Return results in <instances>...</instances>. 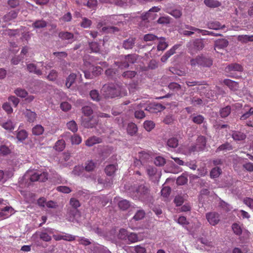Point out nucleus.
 I'll return each instance as SVG.
<instances>
[{
	"label": "nucleus",
	"instance_id": "f257e3e1",
	"mask_svg": "<svg viewBox=\"0 0 253 253\" xmlns=\"http://www.w3.org/2000/svg\"><path fill=\"white\" fill-rule=\"evenodd\" d=\"M47 178L48 175L46 172L42 173L37 169H29L24 175L19 179V182L21 184H24L25 186H28L33 182L39 180L44 181Z\"/></svg>",
	"mask_w": 253,
	"mask_h": 253
},
{
	"label": "nucleus",
	"instance_id": "f03ea898",
	"mask_svg": "<svg viewBox=\"0 0 253 253\" xmlns=\"http://www.w3.org/2000/svg\"><path fill=\"white\" fill-rule=\"evenodd\" d=\"M206 143V141L205 137L200 136L198 137L197 139V142L195 145H192L189 147H184L183 148V151L185 153H190L191 152L202 151L205 147Z\"/></svg>",
	"mask_w": 253,
	"mask_h": 253
},
{
	"label": "nucleus",
	"instance_id": "7ed1b4c3",
	"mask_svg": "<svg viewBox=\"0 0 253 253\" xmlns=\"http://www.w3.org/2000/svg\"><path fill=\"white\" fill-rule=\"evenodd\" d=\"M84 66L86 67L87 69L84 68L82 71L86 79H91L93 78V76L100 74L102 72V69L99 66L94 67L87 62H84Z\"/></svg>",
	"mask_w": 253,
	"mask_h": 253
},
{
	"label": "nucleus",
	"instance_id": "20e7f679",
	"mask_svg": "<svg viewBox=\"0 0 253 253\" xmlns=\"http://www.w3.org/2000/svg\"><path fill=\"white\" fill-rule=\"evenodd\" d=\"M134 109L144 108L145 110L151 113H156L164 109V107L160 104H150L148 106H145L144 103H135L133 105Z\"/></svg>",
	"mask_w": 253,
	"mask_h": 253
},
{
	"label": "nucleus",
	"instance_id": "39448f33",
	"mask_svg": "<svg viewBox=\"0 0 253 253\" xmlns=\"http://www.w3.org/2000/svg\"><path fill=\"white\" fill-rule=\"evenodd\" d=\"M117 85L113 84H105L101 89V93L105 97H115L118 96Z\"/></svg>",
	"mask_w": 253,
	"mask_h": 253
},
{
	"label": "nucleus",
	"instance_id": "423d86ee",
	"mask_svg": "<svg viewBox=\"0 0 253 253\" xmlns=\"http://www.w3.org/2000/svg\"><path fill=\"white\" fill-rule=\"evenodd\" d=\"M212 64V60L209 58L204 56H199L196 59L191 60V64L192 66H196L197 65L205 67H209Z\"/></svg>",
	"mask_w": 253,
	"mask_h": 253
},
{
	"label": "nucleus",
	"instance_id": "0eeeda50",
	"mask_svg": "<svg viewBox=\"0 0 253 253\" xmlns=\"http://www.w3.org/2000/svg\"><path fill=\"white\" fill-rule=\"evenodd\" d=\"M147 173L150 179L154 182H158L161 177V172L158 171L156 168L153 166H148L146 168Z\"/></svg>",
	"mask_w": 253,
	"mask_h": 253
},
{
	"label": "nucleus",
	"instance_id": "6e6552de",
	"mask_svg": "<svg viewBox=\"0 0 253 253\" xmlns=\"http://www.w3.org/2000/svg\"><path fill=\"white\" fill-rule=\"evenodd\" d=\"M137 58V55L136 54L127 55L123 57L121 63L119 65L117 64L116 66L122 69L127 68L129 66V63H134L136 61Z\"/></svg>",
	"mask_w": 253,
	"mask_h": 253
},
{
	"label": "nucleus",
	"instance_id": "1a4fd4ad",
	"mask_svg": "<svg viewBox=\"0 0 253 253\" xmlns=\"http://www.w3.org/2000/svg\"><path fill=\"white\" fill-rule=\"evenodd\" d=\"M206 216L209 223L212 226L217 224L220 221V215L215 212H208Z\"/></svg>",
	"mask_w": 253,
	"mask_h": 253
},
{
	"label": "nucleus",
	"instance_id": "9d476101",
	"mask_svg": "<svg viewBox=\"0 0 253 253\" xmlns=\"http://www.w3.org/2000/svg\"><path fill=\"white\" fill-rule=\"evenodd\" d=\"M135 193L136 194L135 195H132L133 199H142L148 193V189L145 186L140 185L136 189Z\"/></svg>",
	"mask_w": 253,
	"mask_h": 253
},
{
	"label": "nucleus",
	"instance_id": "9b49d317",
	"mask_svg": "<svg viewBox=\"0 0 253 253\" xmlns=\"http://www.w3.org/2000/svg\"><path fill=\"white\" fill-rule=\"evenodd\" d=\"M54 231V230L52 228H46L40 233V238L43 241L48 242L51 239L49 235L53 234Z\"/></svg>",
	"mask_w": 253,
	"mask_h": 253
},
{
	"label": "nucleus",
	"instance_id": "f8f14e48",
	"mask_svg": "<svg viewBox=\"0 0 253 253\" xmlns=\"http://www.w3.org/2000/svg\"><path fill=\"white\" fill-rule=\"evenodd\" d=\"M122 15H113L111 16L106 17V19L104 22H99L97 25V28L99 29L101 28L103 25H106L108 23V22L112 24H116L117 22L114 21L113 20H120V17H122Z\"/></svg>",
	"mask_w": 253,
	"mask_h": 253
},
{
	"label": "nucleus",
	"instance_id": "ddd939ff",
	"mask_svg": "<svg viewBox=\"0 0 253 253\" xmlns=\"http://www.w3.org/2000/svg\"><path fill=\"white\" fill-rule=\"evenodd\" d=\"M161 8L159 6H154L149 10L144 15L142 16V19L144 20L150 19H154L155 18V14H153L154 12H157L160 10Z\"/></svg>",
	"mask_w": 253,
	"mask_h": 253
},
{
	"label": "nucleus",
	"instance_id": "4468645a",
	"mask_svg": "<svg viewBox=\"0 0 253 253\" xmlns=\"http://www.w3.org/2000/svg\"><path fill=\"white\" fill-rule=\"evenodd\" d=\"M13 209L9 206H6L0 211V220L8 217L14 213Z\"/></svg>",
	"mask_w": 253,
	"mask_h": 253
},
{
	"label": "nucleus",
	"instance_id": "2eb2a0df",
	"mask_svg": "<svg viewBox=\"0 0 253 253\" xmlns=\"http://www.w3.org/2000/svg\"><path fill=\"white\" fill-rule=\"evenodd\" d=\"M186 28L188 29H190L191 30L195 31L197 32V33L200 34L201 33L203 35H211L213 36H220L221 34L218 33H215L212 32H210L207 30H201L194 27L190 26L188 25L186 26Z\"/></svg>",
	"mask_w": 253,
	"mask_h": 253
},
{
	"label": "nucleus",
	"instance_id": "dca6fc26",
	"mask_svg": "<svg viewBox=\"0 0 253 253\" xmlns=\"http://www.w3.org/2000/svg\"><path fill=\"white\" fill-rule=\"evenodd\" d=\"M139 158L140 160H135L134 162V164L136 166H138L145 160H147L150 158V155L146 152H141L139 153Z\"/></svg>",
	"mask_w": 253,
	"mask_h": 253
},
{
	"label": "nucleus",
	"instance_id": "f3484780",
	"mask_svg": "<svg viewBox=\"0 0 253 253\" xmlns=\"http://www.w3.org/2000/svg\"><path fill=\"white\" fill-rule=\"evenodd\" d=\"M101 142L102 139L96 136H92L88 138L85 141V144L86 146L91 147L96 144L100 143Z\"/></svg>",
	"mask_w": 253,
	"mask_h": 253
},
{
	"label": "nucleus",
	"instance_id": "a211bd4d",
	"mask_svg": "<svg viewBox=\"0 0 253 253\" xmlns=\"http://www.w3.org/2000/svg\"><path fill=\"white\" fill-rule=\"evenodd\" d=\"M178 47V45H174L171 48L168 50L161 58V61L166 62L168 58L173 55L175 51V50Z\"/></svg>",
	"mask_w": 253,
	"mask_h": 253
},
{
	"label": "nucleus",
	"instance_id": "6ab92c4d",
	"mask_svg": "<svg viewBox=\"0 0 253 253\" xmlns=\"http://www.w3.org/2000/svg\"><path fill=\"white\" fill-rule=\"evenodd\" d=\"M118 169V166L115 164H111L106 167L105 172L108 176H112Z\"/></svg>",
	"mask_w": 253,
	"mask_h": 253
},
{
	"label": "nucleus",
	"instance_id": "aec40b11",
	"mask_svg": "<svg viewBox=\"0 0 253 253\" xmlns=\"http://www.w3.org/2000/svg\"><path fill=\"white\" fill-rule=\"evenodd\" d=\"M157 40L159 41L157 45V50L159 51H164L168 46V43L166 42L165 38L163 37L158 38Z\"/></svg>",
	"mask_w": 253,
	"mask_h": 253
},
{
	"label": "nucleus",
	"instance_id": "412c9836",
	"mask_svg": "<svg viewBox=\"0 0 253 253\" xmlns=\"http://www.w3.org/2000/svg\"><path fill=\"white\" fill-rule=\"evenodd\" d=\"M223 83L232 90H236L239 87L238 84L237 82L229 79H225L223 81Z\"/></svg>",
	"mask_w": 253,
	"mask_h": 253
},
{
	"label": "nucleus",
	"instance_id": "4be33fe9",
	"mask_svg": "<svg viewBox=\"0 0 253 253\" xmlns=\"http://www.w3.org/2000/svg\"><path fill=\"white\" fill-rule=\"evenodd\" d=\"M228 42L226 40L220 39L216 40L215 42L214 46L215 49H221L226 47L228 45Z\"/></svg>",
	"mask_w": 253,
	"mask_h": 253
},
{
	"label": "nucleus",
	"instance_id": "5701e85b",
	"mask_svg": "<svg viewBox=\"0 0 253 253\" xmlns=\"http://www.w3.org/2000/svg\"><path fill=\"white\" fill-rule=\"evenodd\" d=\"M205 4L211 8H216L221 5V2L216 0H205Z\"/></svg>",
	"mask_w": 253,
	"mask_h": 253
},
{
	"label": "nucleus",
	"instance_id": "b1692460",
	"mask_svg": "<svg viewBox=\"0 0 253 253\" xmlns=\"http://www.w3.org/2000/svg\"><path fill=\"white\" fill-rule=\"evenodd\" d=\"M207 25L208 28L215 30L223 29L225 27L224 25H221L220 23L217 21L210 22L208 23Z\"/></svg>",
	"mask_w": 253,
	"mask_h": 253
},
{
	"label": "nucleus",
	"instance_id": "393cba45",
	"mask_svg": "<svg viewBox=\"0 0 253 253\" xmlns=\"http://www.w3.org/2000/svg\"><path fill=\"white\" fill-rule=\"evenodd\" d=\"M232 138L234 140L236 141H241L244 140L246 135L244 133L238 131H234L232 133Z\"/></svg>",
	"mask_w": 253,
	"mask_h": 253
},
{
	"label": "nucleus",
	"instance_id": "a878e982",
	"mask_svg": "<svg viewBox=\"0 0 253 253\" xmlns=\"http://www.w3.org/2000/svg\"><path fill=\"white\" fill-rule=\"evenodd\" d=\"M135 43V39L133 38H129L123 42V47L126 49H131L134 46Z\"/></svg>",
	"mask_w": 253,
	"mask_h": 253
},
{
	"label": "nucleus",
	"instance_id": "bb28decb",
	"mask_svg": "<svg viewBox=\"0 0 253 253\" xmlns=\"http://www.w3.org/2000/svg\"><path fill=\"white\" fill-rule=\"evenodd\" d=\"M242 70V67L238 64H231L226 68V72L241 71Z\"/></svg>",
	"mask_w": 253,
	"mask_h": 253
},
{
	"label": "nucleus",
	"instance_id": "cd10ccee",
	"mask_svg": "<svg viewBox=\"0 0 253 253\" xmlns=\"http://www.w3.org/2000/svg\"><path fill=\"white\" fill-rule=\"evenodd\" d=\"M59 37L62 40L69 41V42H71L73 39V35L68 32H60Z\"/></svg>",
	"mask_w": 253,
	"mask_h": 253
},
{
	"label": "nucleus",
	"instance_id": "c85d7f7f",
	"mask_svg": "<svg viewBox=\"0 0 253 253\" xmlns=\"http://www.w3.org/2000/svg\"><path fill=\"white\" fill-rule=\"evenodd\" d=\"M27 69L30 72L34 73L38 75H42V71L37 68L34 64L31 63L27 65Z\"/></svg>",
	"mask_w": 253,
	"mask_h": 253
},
{
	"label": "nucleus",
	"instance_id": "c756f323",
	"mask_svg": "<svg viewBox=\"0 0 253 253\" xmlns=\"http://www.w3.org/2000/svg\"><path fill=\"white\" fill-rule=\"evenodd\" d=\"M127 133L131 135L135 134L137 131L136 125L132 123L128 124L127 127Z\"/></svg>",
	"mask_w": 253,
	"mask_h": 253
},
{
	"label": "nucleus",
	"instance_id": "7c9ffc66",
	"mask_svg": "<svg viewBox=\"0 0 253 253\" xmlns=\"http://www.w3.org/2000/svg\"><path fill=\"white\" fill-rule=\"evenodd\" d=\"M237 40L241 42L246 43L248 42H253V35H239Z\"/></svg>",
	"mask_w": 253,
	"mask_h": 253
},
{
	"label": "nucleus",
	"instance_id": "2f4dec72",
	"mask_svg": "<svg viewBox=\"0 0 253 253\" xmlns=\"http://www.w3.org/2000/svg\"><path fill=\"white\" fill-rule=\"evenodd\" d=\"M71 214L73 217H70L69 220L73 222H77L79 223L80 220L79 219V217L81 216L80 212L77 210H74L71 211Z\"/></svg>",
	"mask_w": 253,
	"mask_h": 253
},
{
	"label": "nucleus",
	"instance_id": "473e14b6",
	"mask_svg": "<svg viewBox=\"0 0 253 253\" xmlns=\"http://www.w3.org/2000/svg\"><path fill=\"white\" fill-rule=\"evenodd\" d=\"M44 128L43 126L40 125H37L34 126L32 128V133L35 135H40L43 133Z\"/></svg>",
	"mask_w": 253,
	"mask_h": 253
},
{
	"label": "nucleus",
	"instance_id": "72a5a7b5",
	"mask_svg": "<svg viewBox=\"0 0 253 253\" xmlns=\"http://www.w3.org/2000/svg\"><path fill=\"white\" fill-rule=\"evenodd\" d=\"M94 105L90 104L89 106H85L82 108V112L86 116H90L93 113Z\"/></svg>",
	"mask_w": 253,
	"mask_h": 253
},
{
	"label": "nucleus",
	"instance_id": "f704fd0d",
	"mask_svg": "<svg viewBox=\"0 0 253 253\" xmlns=\"http://www.w3.org/2000/svg\"><path fill=\"white\" fill-rule=\"evenodd\" d=\"M46 26V22L42 20L36 21L32 24V26L35 29H41L45 27Z\"/></svg>",
	"mask_w": 253,
	"mask_h": 253
},
{
	"label": "nucleus",
	"instance_id": "c9c22d12",
	"mask_svg": "<svg viewBox=\"0 0 253 253\" xmlns=\"http://www.w3.org/2000/svg\"><path fill=\"white\" fill-rule=\"evenodd\" d=\"M96 167V164L92 160L87 161L85 164V169L87 171L93 170Z\"/></svg>",
	"mask_w": 253,
	"mask_h": 253
},
{
	"label": "nucleus",
	"instance_id": "e433bc0d",
	"mask_svg": "<svg viewBox=\"0 0 253 253\" xmlns=\"http://www.w3.org/2000/svg\"><path fill=\"white\" fill-rule=\"evenodd\" d=\"M76 77H77V75L74 73L71 74L69 76V77L67 79V81L66 82V86L68 88H69L72 85V84L74 83Z\"/></svg>",
	"mask_w": 253,
	"mask_h": 253
},
{
	"label": "nucleus",
	"instance_id": "4c0bfd02",
	"mask_svg": "<svg viewBox=\"0 0 253 253\" xmlns=\"http://www.w3.org/2000/svg\"><path fill=\"white\" fill-rule=\"evenodd\" d=\"M143 126L147 131H150L154 128L155 124L152 121H146L143 123Z\"/></svg>",
	"mask_w": 253,
	"mask_h": 253
},
{
	"label": "nucleus",
	"instance_id": "58836bf2",
	"mask_svg": "<svg viewBox=\"0 0 253 253\" xmlns=\"http://www.w3.org/2000/svg\"><path fill=\"white\" fill-rule=\"evenodd\" d=\"M119 207L122 210H126L130 206L129 203L126 200H122L118 202Z\"/></svg>",
	"mask_w": 253,
	"mask_h": 253
},
{
	"label": "nucleus",
	"instance_id": "ea45409f",
	"mask_svg": "<svg viewBox=\"0 0 253 253\" xmlns=\"http://www.w3.org/2000/svg\"><path fill=\"white\" fill-rule=\"evenodd\" d=\"M65 147V143L64 140L61 139L58 140L55 145L54 148L55 149L58 151H62Z\"/></svg>",
	"mask_w": 253,
	"mask_h": 253
},
{
	"label": "nucleus",
	"instance_id": "a19ab883",
	"mask_svg": "<svg viewBox=\"0 0 253 253\" xmlns=\"http://www.w3.org/2000/svg\"><path fill=\"white\" fill-rule=\"evenodd\" d=\"M166 163L165 159L161 156H157L154 160V164L157 166H163Z\"/></svg>",
	"mask_w": 253,
	"mask_h": 253
},
{
	"label": "nucleus",
	"instance_id": "79ce46f5",
	"mask_svg": "<svg viewBox=\"0 0 253 253\" xmlns=\"http://www.w3.org/2000/svg\"><path fill=\"white\" fill-rule=\"evenodd\" d=\"M92 24V22L90 20L87 18L84 17L82 19V22L81 23L80 25L84 28H89Z\"/></svg>",
	"mask_w": 253,
	"mask_h": 253
},
{
	"label": "nucleus",
	"instance_id": "37998d69",
	"mask_svg": "<svg viewBox=\"0 0 253 253\" xmlns=\"http://www.w3.org/2000/svg\"><path fill=\"white\" fill-rule=\"evenodd\" d=\"M28 136V134L26 130H19L18 133H17V138L19 141H22L25 140Z\"/></svg>",
	"mask_w": 253,
	"mask_h": 253
},
{
	"label": "nucleus",
	"instance_id": "c03bdc74",
	"mask_svg": "<svg viewBox=\"0 0 253 253\" xmlns=\"http://www.w3.org/2000/svg\"><path fill=\"white\" fill-rule=\"evenodd\" d=\"M167 12L175 18H178L181 15V10L179 9L173 10L167 9Z\"/></svg>",
	"mask_w": 253,
	"mask_h": 253
},
{
	"label": "nucleus",
	"instance_id": "a18cd8bd",
	"mask_svg": "<svg viewBox=\"0 0 253 253\" xmlns=\"http://www.w3.org/2000/svg\"><path fill=\"white\" fill-rule=\"evenodd\" d=\"M67 127L69 129L73 132H76L78 130V127L76 122L74 121H71L67 124Z\"/></svg>",
	"mask_w": 253,
	"mask_h": 253
},
{
	"label": "nucleus",
	"instance_id": "49530a36",
	"mask_svg": "<svg viewBox=\"0 0 253 253\" xmlns=\"http://www.w3.org/2000/svg\"><path fill=\"white\" fill-rule=\"evenodd\" d=\"M194 48L197 50H200L204 47V44L202 40L197 39L193 42Z\"/></svg>",
	"mask_w": 253,
	"mask_h": 253
},
{
	"label": "nucleus",
	"instance_id": "de8ad7c7",
	"mask_svg": "<svg viewBox=\"0 0 253 253\" xmlns=\"http://www.w3.org/2000/svg\"><path fill=\"white\" fill-rule=\"evenodd\" d=\"M117 91L118 92V96H124L127 95V91L123 86L117 85Z\"/></svg>",
	"mask_w": 253,
	"mask_h": 253
},
{
	"label": "nucleus",
	"instance_id": "09e8293b",
	"mask_svg": "<svg viewBox=\"0 0 253 253\" xmlns=\"http://www.w3.org/2000/svg\"><path fill=\"white\" fill-rule=\"evenodd\" d=\"M178 140L175 138H171L168 140L167 145L171 148H175L178 145Z\"/></svg>",
	"mask_w": 253,
	"mask_h": 253
},
{
	"label": "nucleus",
	"instance_id": "8fccbe9b",
	"mask_svg": "<svg viewBox=\"0 0 253 253\" xmlns=\"http://www.w3.org/2000/svg\"><path fill=\"white\" fill-rule=\"evenodd\" d=\"M158 38V37L153 34H148L144 36L143 40L145 42H151L157 40Z\"/></svg>",
	"mask_w": 253,
	"mask_h": 253
},
{
	"label": "nucleus",
	"instance_id": "3c124183",
	"mask_svg": "<svg viewBox=\"0 0 253 253\" xmlns=\"http://www.w3.org/2000/svg\"><path fill=\"white\" fill-rule=\"evenodd\" d=\"M188 179L184 175H181L177 178L176 183L177 184L182 185L187 182Z\"/></svg>",
	"mask_w": 253,
	"mask_h": 253
},
{
	"label": "nucleus",
	"instance_id": "603ef678",
	"mask_svg": "<svg viewBox=\"0 0 253 253\" xmlns=\"http://www.w3.org/2000/svg\"><path fill=\"white\" fill-rule=\"evenodd\" d=\"M145 215V212L143 210H138L133 217V219L139 220L142 219Z\"/></svg>",
	"mask_w": 253,
	"mask_h": 253
},
{
	"label": "nucleus",
	"instance_id": "864d4df0",
	"mask_svg": "<svg viewBox=\"0 0 253 253\" xmlns=\"http://www.w3.org/2000/svg\"><path fill=\"white\" fill-rule=\"evenodd\" d=\"M232 229L234 233L236 235H239L242 233V229L241 226L237 223H234L232 225Z\"/></svg>",
	"mask_w": 253,
	"mask_h": 253
},
{
	"label": "nucleus",
	"instance_id": "5fc2aeb1",
	"mask_svg": "<svg viewBox=\"0 0 253 253\" xmlns=\"http://www.w3.org/2000/svg\"><path fill=\"white\" fill-rule=\"evenodd\" d=\"M89 47L92 52H98L100 50V46L96 42H92L89 43Z\"/></svg>",
	"mask_w": 253,
	"mask_h": 253
},
{
	"label": "nucleus",
	"instance_id": "6e6d98bb",
	"mask_svg": "<svg viewBox=\"0 0 253 253\" xmlns=\"http://www.w3.org/2000/svg\"><path fill=\"white\" fill-rule=\"evenodd\" d=\"M231 109L229 106H226L220 110V115L222 117H226L229 115L230 113Z\"/></svg>",
	"mask_w": 253,
	"mask_h": 253
},
{
	"label": "nucleus",
	"instance_id": "4d7b16f0",
	"mask_svg": "<svg viewBox=\"0 0 253 253\" xmlns=\"http://www.w3.org/2000/svg\"><path fill=\"white\" fill-rule=\"evenodd\" d=\"M26 116L30 122H34L36 118V114L31 111L27 110Z\"/></svg>",
	"mask_w": 253,
	"mask_h": 253
},
{
	"label": "nucleus",
	"instance_id": "13d9d810",
	"mask_svg": "<svg viewBox=\"0 0 253 253\" xmlns=\"http://www.w3.org/2000/svg\"><path fill=\"white\" fill-rule=\"evenodd\" d=\"M221 173V169L218 168H214L211 171V176L213 178L218 177Z\"/></svg>",
	"mask_w": 253,
	"mask_h": 253
},
{
	"label": "nucleus",
	"instance_id": "bf43d9fd",
	"mask_svg": "<svg viewBox=\"0 0 253 253\" xmlns=\"http://www.w3.org/2000/svg\"><path fill=\"white\" fill-rule=\"evenodd\" d=\"M128 233L126 230L125 229H121L120 230L118 234V237L121 240H126Z\"/></svg>",
	"mask_w": 253,
	"mask_h": 253
},
{
	"label": "nucleus",
	"instance_id": "052dcab7",
	"mask_svg": "<svg viewBox=\"0 0 253 253\" xmlns=\"http://www.w3.org/2000/svg\"><path fill=\"white\" fill-rule=\"evenodd\" d=\"M62 237L63 240L67 241H72L76 239V236L66 233H62Z\"/></svg>",
	"mask_w": 253,
	"mask_h": 253
},
{
	"label": "nucleus",
	"instance_id": "680f3d73",
	"mask_svg": "<svg viewBox=\"0 0 253 253\" xmlns=\"http://www.w3.org/2000/svg\"><path fill=\"white\" fill-rule=\"evenodd\" d=\"M127 239L130 243H135L138 241L137 235L133 233L128 234Z\"/></svg>",
	"mask_w": 253,
	"mask_h": 253
},
{
	"label": "nucleus",
	"instance_id": "e2e57ef3",
	"mask_svg": "<svg viewBox=\"0 0 253 253\" xmlns=\"http://www.w3.org/2000/svg\"><path fill=\"white\" fill-rule=\"evenodd\" d=\"M90 96L91 99L94 101H98L100 96L96 90H92L90 92Z\"/></svg>",
	"mask_w": 253,
	"mask_h": 253
},
{
	"label": "nucleus",
	"instance_id": "0e129e2a",
	"mask_svg": "<svg viewBox=\"0 0 253 253\" xmlns=\"http://www.w3.org/2000/svg\"><path fill=\"white\" fill-rule=\"evenodd\" d=\"M171 189L168 186H163L162 190V195L165 197H167L170 194Z\"/></svg>",
	"mask_w": 253,
	"mask_h": 253
},
{
	"label": "nucleus",
	"instance_id": "69168bd1",
	"mask_svg": "<svg viewBox=\"0 0 253 253\" xmlns=\"http://www.w3.org/2000/svg\"><path fill=\"white\" fill-rule=\"evenodd\" d=\"M2 126L6 130H11L13 129L14 128V126L12 124L11 121H9L2 125Z\"/></svg>",
	"mask_w": 253,
	"mask_h": 253
},
{
	"label": "nucleus",
	"instance_id": "338daca9",
	"mask_svg": "<svg viewBox=\"0 0 253 253\" xmlns=\"http://www.w3.org/2000/svg\"><path fill=\"white\" fill-rule=\"evenodd\" d=\"M83 169H84L83 167L77 166L75 167L72 172L74 175H80L82 174Z\"/></svg>",
	"mask_w": 253,
	"mask_h": 253
},
{
	"label": "nucleus",
	"instance_id": "774afa93",
	"mask_svg": "<svg viewBox=\"0 0 253 253\" xmlns=\"http://www.w3.org/2000/svg\"><path fill=\"white\" fill-rule=\"evenodd\" d=\"M244 203L250 208L253 209V200L250 198H246L244 199Z\"/></svg>",
	"mask_w": 253,
	"mask_h": 253
}]
</instances>
